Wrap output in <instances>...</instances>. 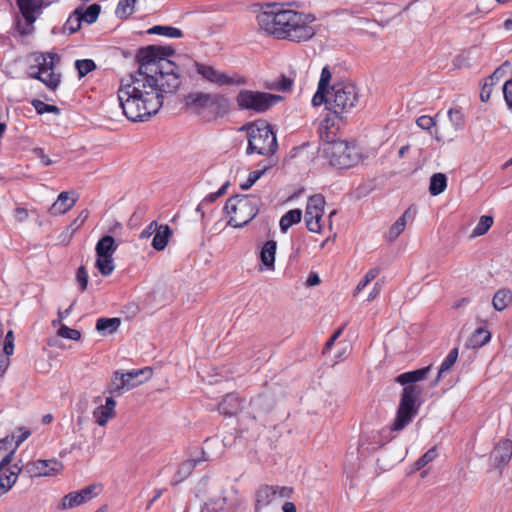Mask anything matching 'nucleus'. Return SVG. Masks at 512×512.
Segmentation results:
<instances>
[{"label":"nucleus","instance_id":"nucleus-1","mask_svg":"<svg viewBox=\"0 0 512 512\" xmlns=\"http://www.w3.org/2000/svg\"><path fill=\"white\" fill-rule=\"evenodd\" d=\"M171 47L149 45L136 54L138 69L122 79L118 89L119 105L127 119L146 121L163 106L166 95L174 94L181 85L180 67L167 59Z\"/></svg>","mask_w":512,"mask_h":512},{"label":"nucleus","instance_id":"nucleus-2","mask_svg":"<svg viewBox=\"0 0 512 512\" xmlns=\"http://www.w3.org/2000/svg\"><path fill=\"white\" fill-rule=\"evenodd\" d=\"M316 20L312 14L291 9H282L277 4H269L257 15L259 27L277 39L296 43L310 40L316 33L311 25Z\"/></svg>","mask_w":512,"mask_h":512},{"label":"nucleus","instance_id":"nucleus-3","mask_svg":"<svg viewBox=\"0 0 512 512\" xmlns=\"http://www.w3.org/2000/svg\"><path fill=\"white\" fill-rule=\"evenodd\" d=\"M430 371L431 366H427L399 374L395 378L397 383L404 385L405 387L402 390L396 417L390 426V431L403 430L417 415L420 405L417 404V401L423 392V389L417 385V383L426 379Z\"/></svg>","mask_w":512,"mask_h":512},{"label":"nucleus","instance_id":"nucleus-4","mask_svg":"<svg viewBox=\"0 0 512 512\" xmlns=\"http://www.w3.org/2000/svg\"><path fill=\"white\" fill-rule=\"evenodd\" d=\"M184 106L192 112L213 117L224 116L230 107L228 97L221 93H208L202 91L190 92L183 97Z\"/></svg>","mask_w":512,"mask_h":512},{"label":"nucleus","instance_id":"nucleus-5","mask_svg":"<svg viewBox=\"0 0 512 512\" xmlns=\"http://www.w3.org/2000/svg\"><path fill=\"white\" fill-rule=\"evenodd\" d=\"M224 210L230 215L228 225L242 228L258 214L259 199L248 195H236L226 201Z\"/></svg>","mask_w":512,"mask_h":512},{"label":"nucleus","instance_id":"nucleus-6","mask_svg":"<svg viewBox=\"0 0 512 512\" xmlns=\"http://www.w3.org/2000/svg\"><path fill=\"white\" fill-rule=\"evenodd\" d=\"M247 153L255 152L262 156H272L277 147V138L271 126L264 120L247 125Z\"/></svg>","mask_w":512,"mask_h":512},{"label":"nucleus","instance_id":"nucleus-7","mask_svg":"<svg viewBox=\"0 0 512 512\" xmlns=\"http://www.w3.org/2000/svg\"><path fill=\"white\" fill-rule=\"evenodd\" d=\"M358 91L354 84L338 82L331 87L327 109L336 115L349 112L358 102Z\"/></svg>","mask_w":512,"mask_h":512},{"label":"nucleus","instance_id":"nucleus-8","mask_svg":"<svg viewBox=\"0 0 512 512\" xmlns=\"http://www.w3.org/2000/svg\"><path fill=\"white\" fill-rule=\"evenodd\" d=\"M282 96L248 89L240 90L236 96V103L240 110H249L255 113H264L282 100Z\"/></svg>","mask_w":512,"mask_h":512},{"label":"nucleus","instance_id":"nucleus-9","mask_svg":"<svg viewBox=\"0 0 512 512\" xmlns=\"http://www.w3.org/2000/svg\"><path fill=\"white\" fill-rule=\"evenodd\" d=\"M151 376L152 369L150 367L133 369L126 373L115 371L107 392L110 395L120 396L125 391H129L144 383L150 379Z\"/></svg>","mask_w":512,"mask_h":512},{"label":"nucleus","instance_id":"nucleus-10","mask_svg":"<svg viewBox=\"0 0 512 512\" xmlns=\"http://www.w3.org/2000/svg\"><path fill=\"white\" fill-rule=\"evenodd\" d=\"M193 66L195 67V70L198 75L201 76V78L212 84L219 87L222 86H245L248 84V78L244 75L233 73L232 75H229L225 72H222L218 69H216L214 66L193 61Z\"/></svg>","mask_w":512,"mask_h":512},{"label":"nucleus","instance_id":"nucleus-11","mask_svg":"<svg viewBox=\"0 0 512 512\" xmlns=\"http://www.w3.org/2000/svg\"><path fill=\"white\" fill-rule=\"evenodd\" d=\"M292 493L293 489L287 486L262 484L255 491V511L277 507L282 499H289Z\"/></svg>","mask_w":512,"mask_h":512},{"label":"nucleus","instance_id":"nucleus-12","mask_svg":"<svg viewBox=\"0 0 512 512\" xmlns=\"http://www.w3.org/2000/svg\"><path fill=\"white\" fill-rule=\"evenodd\" d=\"M17 6L25 20V24L20 19L16 21V29L21 35H28L33 30V23L43 7L42 0H17Z\"/></svg>","mask_w":512,"mask_h":512},{"label":"nucleus","instance_id":"nucleus-13","mask_svg":"<svg viewBox=\"0 0 512 512\" xmlns=\"http://www.w3.org/2000/svg\"><path fill=\"white\" fill-rule=\"evenodd\" d=\"M324 156L329 160H353L360 158L359 149L354 142L327 140L323 147Z\"/></svg>","mask_w":512,"mask_h":512},{"label":"nucleus","instance_id":"nucleus-14","mask_svg":"<svg viewBox=\"0 0 512 512\" xmlns=\"http://www.w3.org/2000/svg\"><path fill=\"white\" fill-rule=\"evenodd\" d=\"M325 198L321 194H315L308 199L305 221L307 229L313 233L321 232L320 220L324 213Z\"/></svg>","mask_w":512,"mask_h":512},{"label":"nucleus","instance_id":"nucleus-15","mask_svg":"<svg viewBox=\"0 0 512 512\" xmlns=\"http://www.w3.org/2000/svg\"><path fill=\"white\" fill-rule=\"evenodd\" d=\"M97 489V486L95 484L89 485L79 491H73L65 495L59 506V510H68L75 508L92 498H94L97 495V492L95 491Z\"/></svg>","mask_w":512,"mask_h":512},{"label":"nucleus","instance_id":"nucleus-16","mask_svg":"<svg viewBox=\"0 0 512 512\" xmlns=\"http://www.w3.org/2000/svg\"><path fill=\"white\" fill-rule=\"evenodd\" d=\"M61 468L62 464L56 459L37 460L25 466L26 472L31 477L52 476L58 473Z\"/></svg>","mask_w":512,"mask_h":512},{"label":"nucleus","instance_id":"nucleus-17","mask_svg":"<svg viewBox=\"0 0 512 512\" xmlns=\"http://www.w3.org/2000/svg\"><path fill=\"white\" fill-rule=\"evenodd\" d=\"M116 401L112 396L107 397L105 404L98 406L93 411V418L99 426H105L108 421L115 417Z\"/></svg>","mask_w":512,"mask_h":512},{"label":"nucleus","instance_id":"nucleus-18","mask_svg":"<svg viewBox=\"0 0 512 512\" xmlns=\"http://www.w3.org/2000/svg\"><path fill=\"white\" fill-rule=\"evenodd\" d=\"M35 61L38 71L30 75L32 78H40L43 77L46 72L54 70L55 61H59V57L55 53H41L35 58Z\"/></svg>","mask_w":512,"mask_h":512},{"label":"nucleus","instance_id":"nucleus-19","mask_svg":"<svg viewBox=\"0 0 512 512\" xmlns=\"http://www.w3.org/2000/svg\"><path fill=\"white\" fill-rule=\"evenodd\" d=\"M273 408L271 399L266 395H258L250 401V413L256 420L258 417L269 413Z\"/></svg>","mask_w":512,"mask_h":512},{"label":"nucleus","instance_id":"nucleus-20","mask_svg":"<svg viewBox=\"0 0 512 512\" xmlns=\"http://www.w3.org/2000/svg\"><path fill=\"white\" fill-rule=\"evenodd\" d=\"M416 213V208L410 206L402 216H400L396 222L391 226L389 232L386 234V239L390 242L394 241L405 229L407 218H412Z\"/></svg>","mask_w":512,"mask_h":512},{"label":"nucleus","instance_id":"nucleus-21","mask_svg":"<svg viewBox=\"0 0 512 512\" xmlns=\"http://www.w3.org/2000/svg\"><path fill=\"white\" fill-rule=\"evenodd\" d=\"M13 468L0 472V496L6 494L17 481L21 468L17 464H14Z\"/></svg>","mask_w":512,"mask_h":512},{"label":"nucleus","instance_id":"nucleus-22","mask_svg":"<svg viewBox=\"0 0 512 512\" xmlns=\"http://www.w3.org/2000/svg\"><path fill=\"white\" fill-rule=\"evenodd\" d=\"M75 203L76 198H71L69 193L64 191L58 195V198L51 206L50 211L54 215H61L69 211Z\"/></svg>","mask_w":512,"mask_h":512},{"label":"nucleus","instance_id":"nucleus-23","mask_svg":"<svg viewBox=\"0 0 512 512\" xmlns=\"http://www.w3.org/2000/svg\"><path fill=\"white\" fill-rule=\"evenodd\" d=\"M241 407V400L235 394H227L220 402L218 409L224 415H234Z\"/></svg>","mask_w":512,"mask_h":512},{"label":"nucleus","instance_id":"nucleus-24","mask_svg":"<svg viewBox=\"0 0 512 512\" xmlns=\"http://www.w3.org/2000/svg\"><path fill=\"white\" fill-rule=\"evenodd\" d=\"M117 248L115 239L110 235H105L97 242L95 251L97 256L113 257Z\"/></svg>","mask_w":512,"mask_h":512},{"label":"nucleus","instance_id":"nucleus-25","mask_svg":"<svg viewBox=\"0 0 512 512\" xmlns=\"http://www.w3.org/2000/svg\"><path fill=\"white\" fill-rule=\"evenodd\" d=\"M512 457V441L504 439L495 448V461L498 465H506Z\"/></svg>","mask_w":512,"mask_h":512},{"label":"nucleus","instance_id":"nucleus-26","mask_svg":"<svg viewBox=\"0 0 512 512\" xmlns=\"http://www.w3.org/2000/svg\"><path fill=\"white\" fill-rule=\"evenodd\" d=\"M171 236L172 229L168 225H160L153 237L152 247L157 251L164 250Z\"/></svg>","mask_w":512,"mask_h":512},{"label":"nucleus","instance_id":"nucleus-27","mask_svg":"<svg viewBox=\"0 0 512 512\" xmlns=\"http://www.w3.org/2000/svg\"><path fill=\"white\" fill-rule=\"evenodd\" d=\"M277 243L274 240L267 241L260 252L261 262L268 268L274 269L275 263V253H276Z\"/></svg>","mask_w":512,"mask_h":512},{"label":"nucleus","instance_id":"nucleus-28","mask_svg":"<svg viewBox=\"0 0 512 512\" xmlns=\"http://www.w3.org/2000/svg\"><path fill=\"white\" fill-rule=\"evenodd\" d=\"M208 460L206 457L199 459H188L182 462L177 470L174 481L175 483L182 482L186 479L194 470V468L202 461Z\"/></svg>","mask_w":512,"mask_h":512},{"label":"nucleus","instance_id":"nucleus-29","mask_svg":"<svg viewBox=\"0 0 512 512\" xmlns=\"http://www.w3.org/2000/svg\"><path fill=\"white\" fill-rule=\"evenodd\" d=\"M121 320L117 317L99 318L96 322V330L102 335L115 333L120 327Z\"/></svg>","mask_w":512,"mask_h":512},{"label":"nucleus","instance_id":"nucleus-30","mask_svg":"<svg viewBox=\"0 0 512 512\" xmlns=\"http://www.w3.org/2000/svg\"><path fill=\"white\" fill-rule=\"evenodd\" d=\"M511 302L512 291L505 288L498 290L492 299V305L494 309L500 312L505 310Z\"/></svg>","mask_w":512,"mask_h":512},{"label":"nucleus","instance_id":"nucleus-31","mask_svg":"<svg viewBox=\"0 0 512 512\" xmlns=\"http://www.w3.org/2000/svg\"><path fill=\"white\" fill-rule=\"evenodd\" d=\"M458 358V348H453L443 360L436 379L431 383L432 386H436L444 373L448 372L455 364Z\"/></svg>","mask_w":512,"mask_h":512},{"label":"nucleus","instance_id":"nucleus-32","mask_svg":"<svg viewBox=\"0 0 512 512\" xmlns=\"http://www.w3.org/2000/svg\"><path fill=\"white\" fill-rule=\"evenodd\" d=\"M447 187V177L444 173H435L430 178L429 193L437 196L445 191Z\"/></svg>","mask_w":512,"mask_h":512},{"label":"nucleus","instance_id":"nucleus-33","mask_svg":"<svg viewBox=\"0 0 512 512\" xmlns=\"http://www.w3.org/2000/svg\"><path fill=\"white\" fill-rule=\"evenodd\" d=\"M302 211L300 209H292L289 210L286 214H284L279 222L280 229L282 232H287V230L294 224H297L301 221Z\"/></svg>","mask_w":512,"mask_h":512},{"label":"nucleus","instance_id":"nucleus-34","mask_svg":"<svg viewBox=\"0 0 512 512\" xmlns=\"http://www.w3.org/2000/svg\"><path fill=\"white\" fill-rule=\"evenodd\" d=\"M80 10H74L62 27L63 34H74L81 28Z\"/></svg>","mask_w":512,"mask_h":512},{"label":"nucleus","instance_id":"nucleus-35","mask_svg":"<svg viewBox=\"0 0 512 512\" xmlns=\"http://www.w3.org/2000/svg\"><path fill=\"white\" fill-rule=\"evenodd\" d=\"M76 10H80V18L82 22L92 24L97 21L101 11V7L99 4L94 3L86 8L78 7L76 8Z\"/></svg>","mask_w":512,"mask_h":512},{"label":"nucleus","instance_id":"nucleus-36","mask_svg":"<svg viewBox=\"0 0 512 512\" xmlns=\"http://www.w3.org/2000/svg\"><path fill=\"white\" fill-rule=\"evenodd\" d=\"M490 332L484 328H477L467 341V347H481L489 342Z\"/></svg>","mask_w":512,"mask_h":512},{"label":"nucleus","instance_id":"nucleus-37","mask_svg":"<svg viewBox=\"0 0 512 512\" xmlns=\"http://www.w3.org/2000/svg\"><path fill=\"white\" fill-rule=\"evenodd\" d=\"M447 115L454 131L457 132L464 128L465 116L461 108H450Z\"/></svg>","mask_w":512,"mask_h":512},{"label":"nucleus","instance_id":"nucleus-38","mask_svg":"<svg viewBox=\"0 0 512 512\" xmlns=\"http://www.w3.org/2000/svg\"><path fill=\"white\" fill-rule=\"evenodd\" d=\"M149 34H157L171 38H181L183 33L180 29L171 26L156 25L148 30Z\"/></svg>","mask_w":512,"mask_h":512},{"label":"nucleus","instance_id":"nucleus-39","mask_svg":"<svg viewBox=\"0 0 512 512\" xmlns=\"http://www.w3.org/2000/svg\"><path fill=\"white\" fill-rule=\"evenodd\" d=\"M96 267L103 276H109L115 269L113 257L97 256Z\"/></svg>","mask_w":512,"mask_h":512},{"label":"nucleus","instance_id":"nucleus-40","mask_svg":"<svg viewBox=\"0 0 512 512\" xmlns=\"http://www.w3.org/2000/svg\"><path fill=\"white\" fill-rule=\"evenodd\" d=\"M493 224V217L489 215H483L480 217L479 222L472 231L471 237H479L488 232Z\"/></svg>","mask_w":512,"mask_h":512},{"label":"nucleus","instance_id":"nucleus-41","mask_svg":"<svg viewBox=\"0 0 512 512\" xmlns=\"http://www.w3.org/2000/svg\"><path fill=\"white\" fill-rule=\"evenodd\" d=\"M136 0H119L115 14L120 19L128 18L134 11Z\"/></svg>","mask_w":512,"mask_h":512},{"label":"nucleus","instance_id":"nucleus-42","mask_svg":"<svg viewBox=\"0 0 512 512\" xmlns=\"http://www.w3.org/2000/svg\"><path fill=\"white\" fill-rule=\"evenodd\" d=\"M226 498L218 497L207 501L200 512H225Z\"/></svg>","mask_w":512,"mask_h":512},{"label":"nucleus","instance_id":"nucleus-43","mask_svg":"<svg viewBox=\"0 0 512 512\" xmlns=\"http://www.w3.org/2000/svg\"><path fill=\"white\" fill-rule=\"evenodd\" d=\"M96 64L92 59H81L75 61V68L78 72L79 78L85 77L90 72L96 69Z\"/></svg>","mask_w":512,"mask_h":512},{"label":"nucleus","instance_id":"nucleus-44","mask_svg":"<svg viewBox=\"0 0 512 512\" xmlns=\"http://www.w3.org/2000/svg\"><path fill=\"white\" fill-rule=\"evenodd\" d=\"M31 105L34 107L36 112L40 115H42L44 113H53V114L59 115L61 113V110L57 106L47 104L39 99H33L31 101Z\"/></svg>","mask_w":512,"mask_h":512},{"label":"nucleus","instance_id":"nucleus-45","mask_svg":"<svg viewBox=\"0 0 512 512\" xmlns=\"http://www.w3.org/2000/svg\"><path fill=\"white\" fill-rule=\"evenodd\" d=\"M61 75L53 71L46 72L43 77L36 78L45 84L49 89L55 90L60 83Z\"/></svg>","mask_w":512,"mask_h":512},{"label":"nucleus","instance_id":"nucleus-46","mask_svg":"<svg viewBox=\"0 0 512 512\" xmlns=\"http://www.w3.org/2000/svg\"><path fill=\"white\" fill-rule=\"evenodd\" d=\"M352 165L346 164V162H326L323 166L324 172L339 175L342 171L350 169Z\"/></svg>","mask_w":512,"mask_h":512},{"label":"nucleus","instance_id":"nucleus-47","mask_svg":"<svg viewBox=\"0 0 512 512\" xmlns=\"http://www.w3.org/2000/svg\"><path fill=\"white\" fill-rule=\"evenodd\" d=\"M269 169V167H265L261 170H255L249 173L247 180L240 185L242 190L250 189Z\"/></svg>","mask_w":512,"mask_h":512},{"label":"nucleus","instance_id":"nucleus-48","mask_svg":"<svg viewBox=\"0 0 512 512\" xmlns=\"http://www.w3.org/2000/svg\"><path fill=\"white\" fill-rule=\"evenodd\" d=\"M380 273V268L370 269L364 276V278L358 283L355 292L362 291L371 281H373Z\"/></svg>","mask_w":512,"mask_h":512},{"label":"nucleus","instance_id":"nucleus-49","mask_svg":"<svg viewBox=\"0 0 512 512\" xmlns=\"http://www.w3.org/2000/svg\"><path fill=\"white\" fill-rule=\"evenodd\" d=\"M57 334L62 338L71 339L74 341H78L81 338L80 331L72 329L66 325H62L58 329Z\"/></svg>","mask_w":512,"mask_h":512},{"label":"nucleus","instance_id":"nucleus-50","mask_svg":"<svg viewBox=\"0 0 512 512\" xmlns=\"http://www.w3.org/2000/svg\"><path fill=\"white\" fill-rule=\"evenodd\" d=\"M88 272L84 266H80L76 272V282L82 292L87 289L88 286Z\"/></svg>","mask_w":512,"mask_h":512},{"label":"nucleus","instance_id":"nucleus-51","mask_svg":"<svg viewBox=\"0 0 512 512\" xmlns=\"http://www.w3.org/2000/svg\"><path fill=\"white\" fill-rule=\"evenodd\" d=\"M329 93L330 91L325 89L317 88L316 93L314 94L312 98V105L317 107L322 105L323 103L327 106V101L329 100Z\"/></svg>","mask_w":512,"mask_h":512},{"label":"nucleus","instance_id":"nucleus-52","mask_svg":"<svg viewBox=\"0 0 512 512\" xmlns=\"http://www.w3.org/2000/svg\"><path fill=\"white\" fill-rule=\"evenodd\" d=\"M437 453L436 449L432 448L428 450L424 455H422L416 462H415V468L420 470L423 467H425L429 462L435 459Z\"/></svg>","mask_w":512,"mask_h":512},{"label":"nucleus","instance_id":"nucleus-53","mask_svg":"<svg viewBox=\"0 0 512 512\" xmlns=\"http://www.w3.org/2000/svg\"><path fill=\"white\" fill-rule=\"evenodd\" d=\"M14 351V334L12 330H9L5 336L3 352L8 357L13 354Z\"/></svg>","mask_w":512,"mask_h":512},{"label":"nucleus","instance_id":"nucleus-54","mask_svg":"<svg viewBox=\"0 0 512 512\" xmlns=\"http://www.w3.org/2000/svg\"><path fill=\"white\" fill-rule=\"evenodd\" d=\"M417 125L423 130H429L435 126V119L429 115H422L416 120Z\"/></svg>","mask_w":512,"mask_h":512},{"label":"nucleus","instance_id":"nucleus-55","mask_svg":"<svg viewBox=\"0 0 512 512\" xmlns=\"http://www.w3.org/2000/svg\"><path fill=\"white\" fill-rule=\"evenodd\" d=\"M331 77H332V75H331L329 68L327 66L324 67L321 71L320 80L318 82V87L320 89L328 90V86H329Z\"/></svg>","mask_w":512,"mask_h":512},{"label":"nucleus","instance_id":"nucleus-56","mask_svg":"<svg viewBox=\"0 0 512 512\" xmlns=\"http://www.w3.org/2000/svg\"><path fill=\"white\" fill-rule=\"evenodd\" d=\"M502 89H503L504 99H505L508 107L512 109V78L505 81Z\"/></svg>","mask_w":512,"mask_h":512},{"label":"nucleus","instance_id":"nucleus-57","mask_svg":"<svg viewBox=\"0 0 512 512\" xmlns=\"http://www.w3.org/2000/svg\"><path fill=\"white\" fill-rule=\"evenodd\" d=\"M88 216H89V211L83 210L70 225L72 231L74 232V231L78 230L84 224V222L87 220Z\"/></svg>","mask_w":512,"mask_h":512},{"label":"nucleus","instance_id":"nucleus-58","mask_svg":"<svg viewBox=\"0 0 512 512\" xmlns=\"http://www.w3.org/2000/svg\"><path fill=\"white\" fill-rule=\"evenodd\" d=\"M292 85H293V81L290 78L282 75L281 79L278 81L277 85L275 86V89L282 91V92H286V91L291 90Z\"/></svg>","mask_w":512,"mask_h":512},{"label":"nucleus","instance_id":"nucleus-59","mask_svg":"<svg viewBox=\"0 0 512 512\" xmlns=\"http://www.w3.org/2000/svg\"><path fill=\"white\" fill-rule=\"evenodd\" d=\"M505 66H509V62L508 61H505L503 63L502 66H500L499 68H497L493 74L488 78L486 79V81L488 82H493V85L498 82L500 80V78L504 75L505 73V70H504V67Z\"/></svg>","mask_w":512,"mask_h":512},{"label":"nucleus","instance_id":"nucleus-60","mask_svg":"<svg viewBox=\"0 0 512 512\" xmlns=\"http://www.w3.org/2000/svg\"><path fill=\"white\" fill-rule=\"evenodd\" d=\"M159 226H158V223L157 221H152L141 233H140V238L141 239H147L149 238L151 235H153L154 233H156V231L158 230Z\"/></svg>","mask_w":512,"mask_h":512},{"label":"nucleus","instance_id":"nucleus-61","mask_svg":"<svg viewBox=\"0 0 512 512\" xmlns=\"http://www.w3.org/2000/svg\"><path fill=\"white\" fill-rule=\"evenodd\" d=\"M492 86L493 82L485 81L481 92H480V99L482 102H487L490 99L491 92H492Z\"/></svg>","mask_w":512,"mask_h":512},{"label":"nucleus","instance_id":"nucleus-62","mask_svg":"<svg viewBox=\"0 0 512 512\" xmlns=\"http://www.w3.org/2000/svg\"><path fill=\"white\" fill-rule=\"evenodd\" d=\"M15 453V450H12L9 454H7L1 461H0V472L6 471V469H14L13 466L9 467V465L12 462L13 455Z\"/></svg>","mask_w":512,"mask_h":512},{"label":"nucleus","instance_id":"nucleus-63","mask_svg":"<svg viewBox=\"0 0 512 512\" xmlns=\"http://www.w3.org/2000/svg\"><path fill=\"white\" fill-rule=\"evenodd\" d=\"M14 217L17 221L23 222L28 218V210L23 207H18L14 210Z\"/></svg>","mask_w":512,"mask_h":512},{"label":"nucleus","instance_id":"nucleus-64","mask_svg":"<svg viewBox=\"0 0 512 512\" xmlns=\"http://www.w3.org/2000/svg\"><path fill=\"white\" fill-rule=\"evenodd\" d=\"M30 434L31 432L29 430L20 429V434L17 435L15 440L16 447H19L30 436Z\"/></svg>","mask_w":512,"mask_h":512}]
</instances>
